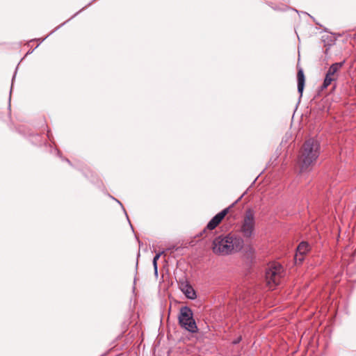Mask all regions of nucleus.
<instances>
[{
    "instance_id": "nucleus-1",
    "label": "nucleus",
    "mask_w": 356,
    "mask_h": 356,
    "mask_svg": "<svg viewBox=\"0 0 356 356\" xmlns=\"http://www.w3.org/2000/svg\"><path fill=\"white\" fill-rule=\"evenodd\" d=\"M243 247V240L234 234L220 235L212 242L211 249L215 254L226 256L238 252Z\"/></svg>"
},
{
    "instance_id": "nucleus-2",
    "label": "nucleus",
    "mask_w": 356,
    "mask_h": 356,
    "mask_svg": "<svg viewBox=\"0 0 356 356\" xmlns=\"http://www.w3.org/2000/svg\"><path fill=\"white\" fill-rule=\"evenodd\" d=\"M320 155V143L314 138L307 140L300 150L298 164L301 171L307 170L314 165Z\"/></svg>"
},
{
    "instance_id": "nucleus-3",
    "label": "nucleus",
    "mask_w": 356,
    "mask_h": 356,
    "mask_svg": "<svg viewBox=\"0 0 356 356\" xmlns=\"http://www.w3.org/2000/svg\"><path fill=\"white\" fill-rule=\"evenodd\" d=\"M283 268L279 264H273L266 271V285L273 290L281 282L283 277Z\"/></svg>"
},
{
    "instance_id": "nucleus-4",
    "label": "nucleus",
    "mask_w": 356,
    "mask_h": 356,
    "mask_svg": "<svg viewBox=\"0 0 356 356\" xmlns=\"http://www.w3.org/2000/svg\"><path fill=\"white\" fill-rule=\"evenodd\" d=\"M178 318L181 327L191 333L197 332V327L193 317V312L189 307H181Z\"/></svg>"
},
{
    "instance_id": "nucleus-5",
    "label": "nucleus",
    "mask_w": 356,
    "mask_h": 356,
    "mask_svg": "<svg viewBox=\"0 0 356 356\" xmlns=\"http://www.w3.org/2000/svg\"><path fill=\"white\" fill-rule=\"evenodd\" d=\"M255 227L254 212L251 209L245 211L241 226V232L245 238H250L254 233Z\"/></svg>"
},
{
    "instance_id": "nucleus-6",
    "label": "nucleus",
    "mask_w": 356,
    "mask_h": 356,
    "mask_svg": "<svg viewBox=\"0 0 356 356\" xmlns=\"http://www.w3.org/2000/svg\"><path fill=\"white\" fill-rule=\"evenodd\" d=\"M231 207H227L217 213L212 219L208 222L207 229L209 230L214 229L223 220L225 216L229 213Z\"/></svg>"
},
{
    "instance_id": "nucleus-7",
    "label": "nucleus",
    "mask_w": 356,
    "mask_h": 356,
    "mask_svg": "<svg viewBox=\"0 0 356 356\" xmlns=\"http://www.w3.org/2000/svg\"><path fill=\"white\" fill-rule=\"evenodd\" d=\"M297 80H298V91L300 94V96L302 95V92L305 87V78L304 75V72L302 68H300L297 73Z\"/></svg>"
},
{
    "instance_id": "nucleus-8",
    "label": "nucleus",
    "mask_w": 356,
    "mask_h": 356,
    "mask_svg": "<svg viewBox=\"0 0 356 356\" xmlns=\"http://www.w3.org/2000/svg\"><path fill=\"white\" fill-rule=\"evenodd\" d=\"M181 289L188 298L193 300L196 298V293L195 290L188 284H183L181 285Z\"/></svg>"
},
{
    "instance_id": "nucleus-9",
    "label": "nucleus",
    "mask_w": 356,
    "mask_h": 356,
    "mask_svg": "<svg viewBox=\"0 0 356 356\" xmlns=\"http://www.w3.org/2000/svg\"><path fill=\"white\" fill-rule=\"evenodd\" d=\"M308 251H309V245H308V243H306V242H302L298 246L296 253H298L300 255H304Z\"/></svg>"
},
{
    "instance_id": "nucleus-10",
    "label": "nucleus",
    "mask_w": 356,
    "mask_h": 356,
    "mask_svg": "<svg viewBox=\"0 0 356 356\" xmlns=\"http://www.w3.org/2000/svg\"><path fill=\"white\" fill-rule=\"evenodd\" d=\"M344 61L333 63L329 68L330 74H337V72L342 67Z\"/></svg>"
},
{
    "instance_id": "nucleus-11",
    "label": "nucleus",
    "mask_w": 356,
    "mask_h": 356,
    "mask_svg": "<svg viewBox=\"0 0 356 356\" xmlns=\"http://www.w3.org/2000/svg\"><path fill=\"white\" fill-rule=\"evenodd\" d=\"M332 81H333V78H328V77L325 76L322 88H327L331 84V83Z\"/></svg>"
},
{
    "instance_id": "nucleus-12",
    "label": "nucleus",
    "mask_w": 356,
    "mask_h": 356,
    "mask_svg": "<svg viewBox=\"0 0 356 356\" xmlns=\"http://www.w3.org/2000/svg\"><path fill=\"white\" fill-rule=\"evenodd\" d=\"M304 260V255H300L298 253H296L295 255V261L296 264H301L302 261Z\"/></svg>"
},
{
    "instance_id": "nucleus-13",
    "label": "nucleus",
    "mask_w": 356,
    "mask_h": 356,
    "mask_svg": "<svg viewBox=\"0 0 356 356\" xmlns=\"http://www.w3.org/2000/svg\"><path fill=\"white\" fill-rule=\"evenodd\" d=\"M325 76H327L328 78H333V81H334L337 79V74L334 75L333 74H330V71L328 70Z\"/></svg>"
},
{
    "instance_id": "nucleus-14",
    "label": "nucleus",
    "mask_w": 356,
    "mask_h": 356,
    "mask_svg": "<svg viewBox=\"0 0 356 356\" xmlns=\"http://www.w3.org/2000/svg\"><path fill=\"white\" fill-rule=\"evenodd\" d=\"M163 253V251L156 253L153 259V261H157Z\"/></svg>"
},
{
    "instance_id": "nucleus-15",
    "label": "nucleus",
    "mask_w": 356,
    "mask_h": 356,
    "mask_svg": "<svg viewBox=\"0 0 356 356\" xmlns=\"http://www.w3.org/2000/svg\"><path fill=\"white\" fill-rule=\"evenodd\" d=\"M154 268V273L155 274H157V261H153Z\"/></svg>"
},
{
    "instance_id": "nucleus-16",
    "label": "nucleus",
    "mask_w": 356,
    "mask_h": 356,
    "mask_svg": "<svg viewBox=\"0 0 356 356\" xmlns=\"http://www.w3.org/2000/svg\"><path fill=\"white\" fill-rule=\"evenodd\" d=\"M240 340H241V338H239L238 339H236V341H234L233 343H238L240 341Z\"/></svg>"
}]
</instances>
